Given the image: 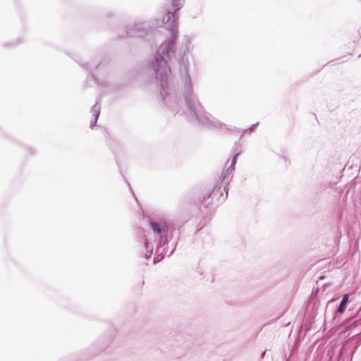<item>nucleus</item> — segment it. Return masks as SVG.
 I'll list each match as a JSON object with an SVG mask.
<instances>
[{
    "label": "nucleus",
    "mask_w": 361,
    "mask_h": 361,
    "mask_svg": "<svg viewBox=\"0 0 361 361\" xmlns=\"http://www.w3.org/2000/svg\"><path fill=\"white\" fill-rule=\"evenodd\" d=\"M183 4L184 0H172V6L174 8V11H168L163 16L161 23H156L157 27L169 23L168 29L171 31V36L160 45L152 61V69L156 74V78L161 82L162 99L172 111L176 112H178L177 97L175 94L167 92L166 88L168 89L167 85L171 74L168 59L174 54L175 42L178 34V20L179 16L176 12L183 7Z\"/></svg>",
    "instance_id": "f257e3e1"
},
{
    "label": "nucleus",
    "mask_w": 361,
    "mask_h": 361,
    "mask_svg": "<svg viewBox=\"0 0 361 361\" xmlns=\"http://www.w3.org/2000/svg\"><path fill=\"white\" fill-rule=\"evenodd\" d=\"M183 81L185 102L191 117L203 126L214 128L221 127L223 124L221 122L216 120L211 114L204 112L202 104L192 91L191 80L187 71L184 74Z\"/></svg>",
    "instance_id": "f03ea898"
},
{
    "label": "nucleus",
    "mask_w": 361,
    "mask_h": 361,
    "mask_svg": "<svg viewBox=\"0 0 361 361\" xmlns=\"http://www.w3.org/2000/svg\"><path fill=\"white\" fill-rule=\"evenodd\" d=\"M238 155H239V153H236L233 156V159L231 162V165L228 166V168L226 171H224L222 172L221 176L219 177V181H218L217 186L219 187V189H220L221 188L223 187L224 190L226 192V197L228 196V185L232 179V177H233L232 173L235 169V165L236 164L237 157Z\"/></svg>",
    "instance_id": "7ed1b4c3"
},
{
    "label": "nucleus",
    "mask_w": 361,
    "mask_h": 361,
    "mask_svg": "<svg viewBox=\"0 0 361 361\" xmlns=\"http://www.w3.org/2000/svg\"><path fill=\"white\" fill-rule=\"evenodd\" d=\"M149 225L150 228L153 231L155 235H159L161 237L160 245L163 246L164 245V242L163 240V237L166 236L167 233L169 231V225L166 221H155L152 219H149Z\"/></svg>",
    "instance_id": "20e7f679"
},
{
    "label": "nucleus",
    "mask_w": 361,
    "mask_h": 361,
    "mask_svg": "<svg viewBox=\"0 0 361 361\" xmlns=\"http://www.w3.org/2000/svg\"><path fill=\"white\" fill-rule=\"evenodd\" d=\"M147 33L146 27L144 26V23H138L133 25L128 26L125 34H121L122 37H144Z\"/></svg>",
    "instance_id": "39448f33"
},
{
    "label": "nucleus",
    "mask_w": 361,
    "mask_h": 361,
    "mask_svg": "<svg viewBox=\"0 0 361 361\" xmlns=\"http://www.w3.org/2000/svg\"><path fill=\"white\" fill-rule=\"evenodd\" d=\"M100 104L98 103V102H97L96 104L92 107L91 112L92 113V116L94 118V122L90 123V128H92L97 122V119L100 114Z\"/></svg>",
    "instance_id": "423d86ee"
},
{
    "label": "nucleus",
    "mask_w": 361,
    "mask_h": 361,
    "mask_svg": "<svg viewBox=\"0 0 361 361\" xmlns=\"http://www.w3.org/2000/svg\"><path fill=\"white\" fill-rule=\"evenodd\" d=\"M348 302V295L345 294L342 298V300L340 303L338 308L337 309V312L343 313L345 311V305Z\"/></svg>",
    "instance_id": "0eeeda50"
},
{
    "label": "nucleus",
    "mask_w": 361,
    "mask_h": 361,
    "mask_svg": "<svg viewBox=\"0 0 361 361\" xmlns=\"http://www.w3.org/2000/svg\"><path fill=\"white\" fill-rule=\"evenodd\" d=\"M152 254V250L150 252L147 251L145 256L147 259H149Z\"/></svg>",
    "instance_id": "6e6552de"
},
{
    "label": "nucleus",
    "mask_w": 361,
    "mask_h": 361,
    "mask_svg": "<svg viewBox=\"0 0 361 361\" xmlns=\"http://www.w3.org/2000/svg\"><path fill=\"white\" fill-rule=\"evenodd\" d=\"M259 125V122H257L256 123L252 125L249 128L250 129H253L254 128H255L256 126H257Z\"/></svg>",
    "instance_id": "1a4fd4ad"
},
{
    "label": "nucleus",
    "mask_w": 361,
    "mask_h": 361,
    "mask_svg": "<svg viewBox=\"0 0 361 361\" xmlns=\"http://www.w3.org/2000/svg\"><path fill=\"white\" fill-rule=\"evenodd\" d=\"M148 244H149V243H148V242H147V240L146 239V240H145V247H146V249H148V248H149V245H148Z\"/></svg>",
    "instance_id": "9d476101"
},
{
    "label": "nucleus",
    "mask_w": 361,
    "mask_h": 361,
    "mask_svg": "<svg viewBox=\"0 0 361 361\" xmlns=\"http://www.w3.org/2000/svg\"><path fill=\"white\" fill-rule=\"evenodd\" d=\"M186 41H187V43H189V42H190V38H189V37H186Z\"/></svg>",
    "instance_id": "9b49d317"
},
{
    "label": "nucleus",
    "mask_w": 361,
    "mask_h": 361,
    "mask_svg": "<svg viewBox=\"0 0 361 361\" xmlns=\"http://www.w3.org/2000/svg\"><path fill=\"white\" fill-rule=\"evenodd\" d=\"M173 252V250L172 251H171V252L169 253V255H168L169 257H170Z\"/></svg>",
    "instance_id": "f8f14e48"
}]
</instances>
